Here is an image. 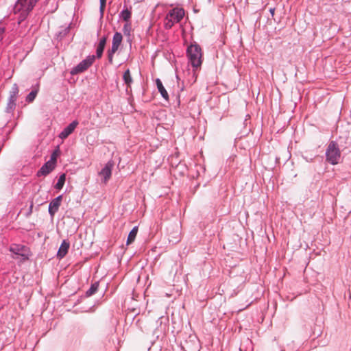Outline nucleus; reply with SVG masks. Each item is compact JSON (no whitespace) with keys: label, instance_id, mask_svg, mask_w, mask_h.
Wrapping results in <instances>:
<instances>
[{"label":"nucleus","instance_id":"f257e3e1","mask_svg":"<svg viewBox=\"0 0 351 351\" xmlns=\"http://www.w3.org/2000/svg\"><path fill=\"white\" fill-rule=\"evenodd\" d=\"M184 14L182 8H176L171 10L165 19V27L167 29H171L175 23H179L183 19Z\"/></svg>","mask_w":351,"mask_h":351},{"label":"nucleus","instance_id":"f03ea898","mask_svg":"<svg viewBox=\"0 0 351 351\" xmlns=\"http://www.w3.org/2000/svg\"><path fill=\"white\" fill-rule=\"evenodd\" d=\"M9 251L12 253V258L20 259V261L27 260L30 255L29 248L19 244H12L9 247Z\"/></svg>","mask_w":351,"mask_h":351},{"label":"nucleus","instance_id":"7ed1b4c3","mask_svg":"<svg viewBox=\"0 0 351 351\" xmlns=\"http://www.w3.org/2000/svg\"><path fill=\"white\" fill-rule=\"evenodd\" d=\"M189 60L193 67L197 68L202 64V50L197 44L191 45L187 49Z\"/></svg>","mask_w":351,"mask_h":351},{"label":"nucleus","instance_id":"20e7f679","mask_svg":"<svg viewBox=\"0 0 351 351\" xmlns=\"http://www.w3.org/2000/svg\"><path fill=\"white\" fill-rule=\"evenodd\" d=\"M38 0H18L15 5V12H21L22 19L26 18L32 11Z\"/></svg>","mask_w":351,"mask_h":351},{"label":"nucleus","instance_id":"39448f33","mask_svg":"<svg viewBox=\"0 0 351 351\" xmlns=\"http://www.w3.org/2000/svg\"><path fill=\"white\" fill-rule=\"evenodd\" d=\"M326 160L332 165H337L340 158V151L334 142H331L326 149Z\"/></svg>","mask_w":351,"mask_h":351},{"label":"nucleus","instance_id":"423d86ee","mask_svg":"<svg viewBox=\"0 0 351 351\" xmlns=\"http://www.w3.org/2000/svg\"><path fill=\"white\" fill-rule=\"evenodd\" d=\"M95 56L94 55L88 56L86 59L80 62L71 71V75H77L87 70L94 62Z\"/></svg>","mask_w":351,"mask_h":351},{"label":"nucleus","instance_id":"0eeeda50","mask_svg":"<svg viewBox=\"0 0 351 351\" xmlns=\"http://www.w3.org/2000/svg\"><path fill=\"white\" fill-rule=\"evenodd\" d=\"M113 163L110 161L108 162L105 167L101 170L99 173V176L102 178V181L104 183H106L108 180L110 178L112 175V169L113 168Z\"/></svg>","mask_w":351,"mask_h":351},{"label":"nucleus","instance_id":"6e6552de","mask_svg":"<svg viewBox=\"0 0 351 351\" xmlns=\"http://www.w3.org/2000/svg\"><path fill=\"white\" fill-rule=\"evenodd\" d=\"M56 167V164L53 163V162L47 161L46 163H45L43 167L40 168V169L38 171L37 176H47L49 173H51Z\"/></svg>","mask_w":351,"mask_h":351},{"label":"nucleus","instance_id":"1a4fd4ad","mask_svg":"<svg viewBox=\"0 0 351 351\" xmlns=\"http://www.w3.org/2000/svg\"><path fill=\"white\" fill-rule=\"evenodd\" d=\"M78 125V121L75 120L66 127L59 134V137L62 139L67 138L75 130Z\"/></svg>","mask_w":351,"mask_h":351},{"label":"nucleus","instance_id":"9d476101","mask_svg":"<svg viewBox=\"0 0 351 351\" xmlns=\"http://www.w3.org/2000/svg\"><path fill=\"white\" fill-rule=\"evenodd\" d=\"M62 198V195H60L50 202L49 206V213L51 217H53L55 213L58 210L61 204Z\"/></svg>","mask_w":351,"mask_h":351},{"label":"nucleus","instance_id":"9b49d317","mask_svg":"<svg viewBox=\"0 0 351 351\" xmlns=\"http://www.w3.org/2000/svg\"><path fill=\"white\" fill-rule=\"evenodd\" d=\"M70 247V243L66 240H64L58 250L57 256L61 259L65 256V255L67 254L68 250Z\"/></svg>","mask_w":351,"mask_h":351},{"label":"nucleus","instance_id":"f8f14e48","mask_svg":"<svg viewBox=\"0 0 351 351\" xmlns=\"http://www.w3.org/2000/svg\"><path fill=\"white\" fill-rule=\"evenodd\" d=\"M156 86H157V88H158V91L160 92V93L161 94L162 97L167 101L169 100V95L167 92V90H165L161 80L160 79H156Z\"/></svg>","mask_w":351,"mask_h":351},{"label":"nucleus","instance_id":"ddd939ff","mask_svg":"<svg viewBox=\"0 0 351 351\" xmlns=\"http://www.w3.org/2000/svg\"><path fill=\"white\" fill-rule=\"evenodd\" d=\"M119 46L116 45L115 44H112V47L108 51V62L110 64H113V57L114 54L119 49Z\"/></svg>","mask_w":351,"mask_h":351},{"label":"nucleus","instance_id":"4468645a","mask_svg":"<svg viewBox=\"0 0 351 351\" xmlns=\"http://www.w3.org/2000/svg\"><path fill=\"white\" fill-rule=\"evenodd\" d=\"M138 233V227L135 226L132 228V230L130 232L128 239H127V245L131 244L134 240Z\"/></svg>","mask_w":351,"mask_h":351},{"label":"nucleus","instance_id":"2eb2a0df","mask_svg":"<svg viewBox=\"0 0 351 351\" xmlns=\"http://www.w3.org/2000/svg\"><path fill=\"white\" fill-rule=\"evenodd\" d=\"M123 80L125 83L126 84L127 86H130L132 82V78L130 75V71L129 69H127L123 76Z\"/></svg>","mask_w":351,"mask_h":351},{"label":"nucleus","instance_id":"dca6fc26","mask_svg":"<svg viewBox=\"0 0 351 351\" xmlns=\"http://www.w3.org/2000/svg\"><path fill=\"white\" fill-rule=\"evenodd\" d=\"M123 40V36L121 33L116 32L114 34L113 38H112V44H115L116 45L120 46Z\"/></svg>","mask_w":351,"mask_h":351},{"label":"nucleus","instance_id":"f3484780","mask_svg":"<svg viewBox=\"0 0 351 351\" xmlns=\"http://www.w3.org/2000/svg\"><path fill=\"white\" fill-rule=\"evenodd\" d=\"M132 13L128 9H125L121 12V17L125 21H128L131 18Z\"/></svg>","mask_w":351,"mask_h":351},{"label":"nucleus","instance_id":"a211bd4d","mask_svg":"<svg viewBox=\"0 0 351 351\" xmlns=\"http://www.w3.org/2000/svg\"><path fill=\"white\" fill-rule=\"evenodd\" d=\"M65 180H66L65 174H62L59 177L58 181L56 184V188L58 189H61L64 184Z\"/></svg>","mask_w":351,"mask_h":351},{"label":"nucleus","instance_id":"6ab92c4d","mask_svg":"<svg viewBox=\"0 0 351 351\" xmlns=\"http://www.w3.org/2000/svg\"><path fill=\"white\" fill-rule=\"evenodd\" d=\"M36 95H37V91L36 90H32L27 95V99H26L27 101L28 102H32L34 100Z\"/></svg>","mask_w":351,"mask_h":351},{"label":"nucleus","instance_id":"aec40b11","mask_svg":"<svg viewBox=\"0 0 351 351\" xmlns=\"http://www.w3.org/2000/svg\"><path fill=\"white\" fill-rule=\"evenodd\" d=\"M98 286L97 285H93L90 288L86 291V295L90 296L94 294L97 290Z\"/></svg>","mask_w":351,"mask_h":351},{"label":"nucleus","instance_id":"412c9836","mask_svg":"<svg viewBox=\"0 0 351 351\" xmlns=\"http://www.w3.org/2000/svg\"><path fill=\"white\" fill-rule=\"evenodd\" d=\"M58 153H59V149H57L56 150H55V151L52 153V154H51V158H50L49 161L53 162V163H54V164H56V161H57V156H58Z\"/></svg>","mask_w":351,"mask_h":351},{"label":"nucleus","instance_id":"4be33fe9","mask_svg":"<svg viewBox=\"0 0 351 351\" xmlns=\"http://www.w3.org/2000/svg\"><path fill=\"white\" fill-rule=\"evenodd\" d=\"M104 48L105 47H103V46L97 45V50H96V54H97V58H101L103 52H104Z\"/></svg>","mask_w":351,"mask_h":351},{"label":"nucleus","instance_id":"5701e85b","mask_svg":"<svg viewBox=\"0 0 351 351\" xmlns=\"http://www.w3.org/2000/svg\"><path fill=\"white\" fill-rule=\"evenodd\" d=\"M106 0H100V12L101 14H104L106 8Z\"/></svg>","mask_w":351,"mask_h":351},{"label":"nucleus","instance_id":"b1692460","mask_svg":"<svg viewBox=\"0 0 351 351\" xmlns=\"http://www.w3.org/2000/svg\"><path fill=\"white\" fill-rule=\"evenodd\" d=\"M106 37H103L100 39L99 40V43L98 44V45L99 46H103L105 47L106 46Z\"/></svg>","mask_w":351,"mask_h":351},{"label":"nucleus","instance_id":"393cba45","mask_svg":"<svg viewBox=\"0 0 351 351\" xmlns=\"http://www.w3.org/2000/svg\"><path fill=\"white\" fill-rule=\"evenodd\" d=\"M3 32V30L0 29V40L2 38V34Z\"/></svg>","mask_w":351,"mask_h":351},{"label":"nucleus","instance_id":"a878e982","mask_svg":"<svg viewBox=\"0 0 351 351\" xmlns=\"http://www.w3.org/2000/svg\"><path fill=\"white\" fill-rule=\"evenodd\" d=\"M270 12H271V14H274V9H271V10H270Z\"/></svg>","mask_w":351,"mask_h":351}]
</instances>
